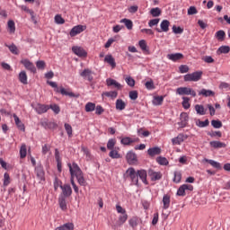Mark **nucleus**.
<instances>
[{
    "label": "nucleus",
    "instance_id": "1",
    "mask_svg": "<svg viewBox=\"0 0 230 230\" xmlns=\"http://www.w3.org/2000/svg\"><path fill=\"white\" fill-rule=\"evenodd\" d=\"M67 166L69 168L71 179H75V177L80 186H85L86 181L85 178H84V172H82V169H80L78 164L76 163H73L72 165L71 164H68Z\"/></svg>",
    "mask_w": 230,
    "mask_h": 230
},
{
    "label": "nucleus",
    "instance_id": "2",
    "mask_svg": "<svg viewBox=\"0 0 230 230\" xmlns=\"http://www.w3.org/2000/svg\"><path fill=\"white\" fill-rule=\"evenodd\" d=\"M48 85L53 87L56 93H60L63 96H69L70 98H79L80 94H76L73 92H66L64 87L58 88V84L56 82L47 81Z\"/></svg>",
    "mask_w": 230,
    "mask_h": 230
},
{
    "label": "nucleus",
    "instance_id": "3",
    "mask_svg": "<svg viewBox=\"0 0 230 230\" xmlns=\"http://www.w3.org/2000/svg\"><path fill=\"white\" fill-rule=\"evenodd\" d=\"M202 79V71H196L184 75V82H199Z\"/></svg>",
    "mask_w": 230,
    "mask_h": 230
},
{
    "label": "nucleus",
    "instance_id": "4",
    "mask_svg": "<svg viewBox=\"0 0 230 230\" xmlns=\"http://www.w3.org/2000/svg\"><path fill=\"white\" fill-rule=\"evenodd\" d=\"M126 173L128 174V177L131 179L133 184H136V186H137L139 182V176L137 172H136V169H134V167H130L126 171Z\"/></svg>",
    "mask_w": 230,
    "mask_h": 230
},
{
    "label": "nucleus",
    "instance_id": "5",
    "mask_svg": "<svg viewBox=\"0 0 230 230\" xmlns=\"http://www.w3.org/2000/svg\"><path fill=\"white\" fill-rule=\"evenodd\" d=\"M177 94H180V96H182L184 94L186 95H190L193 96V98H195V96H197V92H195V90L191 89V88H188V87H179L176 90Z\"/></svg>",
    "mask_w": 230,
    "mask_h": 230
},
{
    "label": "nucleus",
    "instance_id": "6",
    "mask_svg": "<svg viewBox=\"0 0 230 230\" xmlns=\"http://www.w3.org/2000/svg\"><path fill=\"white\" fill-rule=\"evenodd\" d=\"M62 192L59 195V197H63L65 199H67L68 197H71L73 195V189H71V185L65 184L61 186Z\"/></svg>",
    "mask_w": 230,
    "mask_h": 230
},
{
    "label": "nucleus",
    "instance_id": "7",
    "mask_svg": "<svg viewBox=\"0 0 230 230\" xmlns=\"http://www.w3.org/2000/svg\"><path fill=\"white\" fill-rule=\"evenodd\" d=\"M21 64L24 66L25 68L28 69V71H31V73H37V68L35 67V65L31 62L30 59H22L21 61Z\"/></svg>",
    "mask_w": 230,
    "mask_h": 230
},
{
    "label": "nucleus",
    "instance_id": "8",
    "mask_svg": "<svg viewBox=\"0 0 230 230\" xmlns=\"http://www.w3.org/2000/svg\"><path fill=\"white\" fill-rule=\"evenodd\" d=\"M85 26L84 25H76L72 28L69 32L70 37H76V35L82 33V31H85Z\"/></svg>",
    "mask_w": 230,
    "mask_h": 230
},
{
    "label": "nucleus",
    "instance_id": "9",
    "mask_svg": "<svg viewBox=\"0 0 230 230\" xmlns=\"http://www.w3.org/2000/svg\"><path fill=\"white\" fill-rule=\"evenodd\" d=\"M148 176L153 181H161V179H163V173H161V172H155L152 169L148 170Z\"/></svg>",
    "mask_w": 230,
    "mask_h": 230
},
{
    "label": "nucleus",
    "instance_id": "10",
    "mask_svg": "<svg viewBox=\"0 0 230 230\" xmlns=\"http://www.w3.org/2000/svg\"><path fill=\"white\" fill-rule=\"evenodd\" d=\"M126 159L128 164H137V155L136 153L129 151L127 155Z\"/></svg>",
    "mask_w": 230,
    "mask_h": 230
},
{
    "label": "nucleus",
    "instance_id": "11",
    "mask_svg": "<svg viewBox=\"0 0 230 230\" xmlns=\"http://www.w3.org/2000/svg\"><path fill=\"white\" fill-rule=\"evenodd\" d=\"M160 28H156L155 31L158 33H161L162 31H164L165 33L168 32L170 31V21L168 20H164L161 24H160Z\"/></svg>",
    "mask_w": 230,
    "mask_h": 230
},
{
    "label": "nucleus",
    "instance_id": "12",
    "mask_svg": "<svg viewBox=\"0 0 230 230\" xmlns=\"http://www.w3.org/2000/svg\"><path fill=\"white\" fill-rule=\"evenodd\" d=\"M180 119H181V122H179V125H180L181 128H184V127L188 126V121L190 119V116L188 115V113L182 112L180 115Z\"/></svg>",
    "mask_w": 230,
    "mask_h": 230
},
{
    "label": "nucleus",
    "instance_id": "13",
    "mask_svg": "<svg viewBox=\"0 0 230 230\" xmlns=\"http://www.w3.org/2000/svg\"><path fill=\"white\" fill-rule=\"evenodd\" d=\"M36 175L39 181H46L44 168L41 165H38L35 168Z\"/></svg>",
    "mask_w": 230,
    "mask_h": 230
},
{
    "label": "nucleus",
    "instance_id": "14",
    "mask_svg": "<svg viewBox=\"0 0 230 230\" xmlns=\"http://www.w3.org/2000/svg\"><path fill=\"white\" fill-rule=\"evenodd\" d=\"M35 111L38 114H44L45 112H48V111H49V105L39 103L36 105Z\"/></svg>",
    "mask_w": 230,
    "mask_h": 230
},
{
    "label": "nucleus",
    "instance_id": "15",
    "mask_svg": "<svg viewBox=\"0 0 230 230\" xmlns=\"http://www.w3.org/2000/svg\"><path fill=\"white\" fill-rule=\"evenodd\" d=\"M72 51L75 55H77V57H87V52L82 47H73Z\"/></svg>",
    "mask_w": 230,
    "mask_h": 230
},
{
    "label": "nucleus",
    "instance_id": "16",
    "mask_svg": "<svg viewBox=\"0 0 230 230\" xmlns=\"http://www.w3.org/2000/svg\"><path fill=\"white\" fill-rule=\"evenodd\" d=\"M80 76H82L83 78H87V80L89 82H93V71H91V69L86 68L84 69L81 74Z\"/></svg>",
    "mask_w": 230,
    "mask_h": 230
},
{
    "label": "nucleus",
    "instance_id": "17",
    "mask_svg": "<svg viewBox=\"0 0 230 230\" xmlns=\"http://www.w3.org/2000/svg\"><path fill=\"white\" fill-rule=\"evenodd\" d=\"M167 58L172 62H177V60H182V58H184V55H182V53L168 54Z\"/></svg>",
    "mask_w": 230,
    "mask_h": 230
},
{
    "label": "nucleus",
    "instance_id": "18",
    "mask_svg": "<svg viewBox=\"0 0 230 230\" xmlns=\"http://www.w3.org/2000/svg\"><path fill=\"white\" fill-rule=\"evenodd\" d=\"M106 84H107L108 87L113 86V87H115V89H118L119 91L121 89V84L112 78L107 79Z\"/></svg>",
    "mask_w": 230,
    "mask_h": 230
},
{
    "label": "nucleus",
    "instance_id": "19",
    "mask_svg": "<svg viewBox=\"0 0 230 230\" xmlns=\"http://www.w3.org/2000/svg\"><path fill=\"white\" fill-rule=\"evenodd\" d=\"M147 154L148 155H150L151 157H155V155H161V149L160 147H151L147 150Z\"/></svg>",
    "mask_w": 230,
    "mask_h": 230
},
{
    "label": "nucleus",
    "instance_id": "20",
    "mask_svg": "<svg viewBox=\"0 0 230 230\" xmlns=\"http://www.w3.org/2000/svg\"><path fill=\"white\" fill-rule=\"evenodd\" d=\"M203 163H208V164H211L213 168H216L217 170H222V165L220 164V163L215 162L214 160L204 158Z\"/></svg>",
    "mask_w": 230,
    "mask_h": 230
},
{
    "label": "nucleus",
    "instance_id": "21",
    "mask_svg": "<svg viewBox=\"0 0 230 230\" xmlns=\"http://www.w3.org/2000/svg\"><path fill=\"white\" fill-rule=\"evenodd\" d=\"M104 62H107V64H109L112 67V69H114V67H116V60L114 59L112 55L105 56Z\"/></svg>",
    "mask_w": 230,
    "mask_h": 230
},
{
    "label": "nucleus",
    "instance_id": "22",
    "mask_svg": "<svg viewBox=\"0 0 230 230\" xmlns=\"http://www.w3.org/2000/svg\"><path fill=\"white\" fill-rule=\"evenodd\" d=\"M199 96H205V98H208L209 96H215V92L211 91V90H207V89H201L199 92Z\"/></svg>",
    "mask_w": 230,
    "mask_h": 230
},
{
    "label": "nucleus",
    "instance_id": "23",
    "mask_svg": "<svg viewBox=\"0 0 230 230\" xmlns=\"http://www.w3.org/2000/svg\"><path fill=\"white\" fill-rule=\"evenodd\" d=\"M209 145L212 148H226V143L220 141H211Z\"/></svg>",
    "mask_w": 230,
    "mask_h": 230
},
{
    "label": "nucleus",
    "instance_id": "24",
    "mask_svg": "<svg viewBox=\"0 0 230 230\" xmlns=\"http://www.w3.org/2000/svg\"><path fill=\"white\" fill-rule=\"evenodd\" d=\"M13 119L15 121V125L17 126L19 130H22V132H24V130H25L24 124L21 121L19 117L17 115L13 114Z\"/></svg>",
    "mask_w": 230,
    "mask_h": 230
},
{
    "label": "nucleus",
    "instance_id": "25",
    "mask_svg": "<svg viewBox=\"0 0 230 230\" xmlns=\"http://www.w3.org/2000/svg\"><path fill=\"white\" fill-rule=\"evenodd\" d=\"M19 80L21 84H23V85H28V75H26L25 71H22L19 74Z\"/></svg>",
    "mask_w": 230,
    "mask_h": 230
},
{
    "label": "nucleus",
    "instance_id": "26",
    "mask_svg": "<svg viewBox=\"0 0 230 230\" xmlns=\"http://www.w3.org/2000/svg\"><path fill=\"white\" fill-rule=\"evenodd\" d=\"M138 177L139 179H141L142 182H144V184H148V181H146V171L145 170H138L137 172Z\"/></svg>",
    "mask_w": 230,
    "mask_h": 230
},
{
    "label": "nucleus",
    "instance_id": "27",
    "mask_svg": "<svg viewBox=\"0 0 230 230\" xmlns=\"http://www.w3.org/2000/svg\"><path fill=\"white\" fill-rule=\"evenodd\" d=\"M215 37L219 40V42H224V40H226V31L222 30L217 31L215 34Z\"/></svg>",
    "mask_w": 230,
    "mask_h": 230
},
{
    "label": "nucleus",
    "instance_id": "28",
    "mask_svg": "<svg viewBox=\"0 0 230 230\" xmlns=\"http://www.w3.org/2000/svg\"><path fill=\"white\" fill-rule=\"evenodd\" d=\"M4 46L5 48H8V49L11 51L13 55H19V49L15 44L13 43L11 45H8L5 43Z\"/></svg>",
    "mask_w": 230,
    "mask_h": 230
},
{
    "label": "nucleus",
    "instance_id": "29",
    "mask_svg": "<svg viewBox=\"0 0 230 230\" xmlns=\"http://www.w3.org/2000/svg\"><path fill=\"white\" fill-rule=\"evenodd\" d=\"M195 111H196L197 114H199V116H206V109H204V105L196 104Z\"/></svg>",
    "mask_w": 230,
    "mask_h": 230
},
{
    "label": "nucleus",
    "instance_id": "30",
    "mask_svg": "<svg viewBox=\"0 0 230 230\" xmlns=\"http://www.w3.org/2000/svg\"><path fill=\"white\" fill-rule=\"evenodd\" d=\"M58 203L59 208L62 209V211H66L67 209V203L66 202V198H63V196H59Z\"/></svg>",
    "mask_w": 230,
    "mask_h": 230
},
{
    "label": "nucleus",
    "instance_id": "31",
    "mask_svg": "<svg viewBox=\"0 0 230 230\" xmlns=\"http://www.w3.org/2000/svg\"><path fill=\"white\" fill-rule=\"evenodd\" d=\"M75 225L73 223H66L63 226L57 227L56 230H74Z\"/></svg>",
    "mask_w": 230,
    "mask_h": 230
},
{
    "label": "nucleus",
    "instance_id": "32",
    "mask_svg": "<svg viewBox=\"0 0 230 230\" xmlns=\"http://www.w3.org/2000/svg\"><path fill=\"white\" fill-rule=\"evenodd\" d=\"M125 107H127V103H125V102H123V100L118 99L116 101L117 111H125Z\"/></svg>",
    "mask_w": 230,
    "mask_h": 230
},
{
    "label": "nucleus",
    "instance_id": "33",
    "mask_svg": "<svg viewBox=\"0 0 230 230\" xmlns=\"http://www.w3.org/2000/svg\"><path fill=\"white\" fill-rule=\"evenodd\" d=\"M42 127H44V128L55 130V128H57V127H58V125H57V123H55V122H43Z\"/></svg>",
    "mask_w": 230,
    "mask_h": 230
},
{
    "label": "nucleus",
    "instance_id": "34",
    "mask_svg": "<svg viewBox=\"0 0 230 230\" xmlns=\"http://www.w3.org/2000/svg\"><path fill=\"white\" fill-rule=\"evenodd\" d=\"M197 127H199V128H204L205 127H209V119H206L204 121L200 119L196 120Z\"/></svg>",
    "mask_w": 230,
    "mask_h": 230
},
{
    "label": "nucleus",
    "instance_id": "35",
    "mask_svg": "<svg viewBox=\"0 0 230 230\" xmlns=\"http://www.w3.org/2000/svg\"><path fill=\"white\" fill-rule=\"evenodd\" d=\"M156 163H158V164H160L161 166H168L169 164L168 159L163 156H158L156 158Z\"/></svg>",
    "mask_w": 230,
    "mask_h": 230
},
{
    "label": "nucleus",
    "instance_id": "36",
    "mask_svg": "<svg viewBox=\"0 0 230 230\" xmlns=\"http://www.w3.org/2000/svg\"><path fill=\"white\" fill-rule=\"evenodd\" d=\"M96 109V104L94 102H87L84 107L86 112H93Z\"/></svg>",
    "mask_w": 230,
    "mask_h": 230
},
{
    "label": "nucleus",
    "instance_id": "37",
    "mask_svg": "<svg viewBox=\"0 0 230 230\" xmlns=\"http://www.w3.org/2000/svg\"><path fill=\"white\" fill-rule=\"evenodd\" d=\"M120 22H123L128 30H132L134 26L132 21L127 18L120 20Z\"/></svg>",
    "mask_w": 230,
    "mask_h": 230
},
{
    "label": "nucleus",
    "instance_id": "38",
    "mask_svg": "<svg viewBox=\"0 0 230 230\" xmlns=\"http://www.w3.org/2000/svg\"><path fill=\"white\" fill-rule=\"evenodd\" d=\"M28 154V149L26 148V144H22L20 148V157L24 159Z\"/></svg>",
    "mask_w": 230,
    "mask_h": 230
},
{
    "label": "nucleus",
    "instance_id": "39",
    "mask_svg": "<svg viewBox=\"0 0 230 230\" xmlns=\"http://www.w3.org/2000/svg\"><path fill=\"white\" fill-rule=\"evenodd\" d=\"M150 13L152 14V17H159L161 13H163V11H161V8L159 7L152 8Z\"/></svg>",
    "mask_w": 230,
    "mask_h": 230
},
{
    "label": "nucleus",
    "instance_id": "40",
    "mask_svg": "<svg viewBox=\"0 0 230 230\" xmlns=\"http://www.w3.org/2000/svg\"><path fill=\"white\" fill-rule=\"evenodd\" d=\"M163 102H164V96H155L153 100V105H163Z\"/></svg>",
    "mask_w": 230,
    "mask_h": 230
},
{
    "label": "nucleus",
    "instance_id": "41",
    "mask_svg": "<svg viewBox=\"0 0 230 230\" xmlns=\"http://www.w3.org/2000/svg\"><path fill=\"white\" fill-rule=\"evenodd\" d=\"M164 209H168L170 208V196L165 194L163 198Z\"/></svg>",
    "mask_w": 230,
    "mask_h": 230
},
{
    "label": "nucleus",
    "instance_id": "42",
    "mask_svg": "<svg viewBox=\"0 0 230 230\" xmlns=\"http://www.w3.org/2000/svg\"><path fill=\"white\" fill-rule=\"evenodd\" d=\"M102 96H107V98H118V92L111 91V92H103Z\"/></svg>",
    "mask_w": 230,
    "mask_h": 230
},
{
    "label": "nucleus",
    "instance_id": "43",
    "mask_svg": "<svg viewBox=\"0 0 230 230\" xmlns=\"http://www.w3.org/2000/svg\"><path fill=\"white\" fill-rule=\"evenodd\" d=\"M184 136L182 135H179L176 137L172 139V145H181V143H182V141H184Z\"/></svg>",
    "mask_w": 230,
    "mask_h": 230
},
{
    "label": "nucleus",
    "instance_id": "44",
    "mask_svg": "<svg viewBox=\"0 0 230 230\" xmlns=\"http://www.w3.org/2000/svg\"><path fill=\"white\" fill-rule=\"evenodd\" d=\"M9 33H15V22L13 20L8 21L7 22Z\"/></svg>",
    "mask_w": 230,
    "mask_h": 230
},
{
    "label": "nucleus",
    "instance_id": "45",
    "mask_svg": "<svg viewBox=\"0 0 230 230\" xmlns=\"http://www.w3.org/2000/svg\"><path fill=\"white\" fill-rule=\"evenodd\" d=\"M109 155L111 157V159H121V155L118 152L116 149H112Z\"/></svg>",
    "mask_w": 230,
    "mask_h": 230
},
{
    "label": "nucleus",
    "instance_id": "46",
    "mask_svg": "<svg viewBox=\"0 0 230 230\" xmlns=\"http://www.w3.org/2000/svg\"><path fill=\"white\" fill-rule=\"evenodd\" d=\"M182 179V174L181 173V172H174V178H173V182H175L176 184H179V182H181Z\"/></svg>",
    "mask_w": 230,
    "mask_h": 230
},
{
    "label": "nucleus",
    "instance_id": "47",
    "mask_svg": "<svg viewBox=\"0 0 230 230\" xmlns=\"http://www.w3.org/2000/svg\"><path fill=\"white\" fill-rule=\"evenodd\" d=\"M65 130L68 136V137H73V127L70 124L65 123Z\"/></svg>",
    "mask_w": 230,
    "mask_h": 230
},
{
    "label": "nucleus",
    "instance_id": "48",
    "mask_svg": "<svg viewBox=\"0 0 230 230\" xmlns=\"http://www.w3.org/2000/svg\"><path fill=\"white\" fill-rule=\"evenodd\" d=\"M211 125L214 128H222V121H220L219 119H213L211 120Z\"/></svg>",
    "mask_w": 230,
    "mask_h": 230
},
{
    "label": "nucleus",
    "instance_id": "49",
    "mask_svg": "<svg viewBox=\"0 0 230 230\" xmlns=\"http://www.w3.org/2000/svg\"><path fill=\"white\" fill-rule=\"evenodd\" d=\"M114 146H116V139L111 138L107 143V148H108V150L112 151V150H114Z\"/></svg>",
    "mask_w": 230,
    "mask_h": 230
},
{
    "label": "nucleus",
    "instance_id": "50",
    "mask_svg": "<svg viewBox=\"0 0 230 230\" xmlns=\"http://www.w3.org/2000/svg\"><path fill=\"white\" fill-rule=\"evenodd\" d=\"M138 46L142 49V51H148V46L146 45V40H141L138 42Z\"/></svg>",
    "mask_w": 230,
    "mask_h": 230
},
{
    "label": "nucleus",
    "instance_id": "51",
    "mask_svg": "<svg viewBox=\"0 0 230 230\" xmlns=\"http://www.w3.org/2000/svg\"><path fill=\"white\" fill-rule=\"evenodd\" d=\"M134 142H135V140L132 139V138H130V137H124V138H122V139L120 140V143H121L122 145H127V146L132 145V143H134Z\"/></svg>",
    "mask_w": 230,
    "mask_h": 230
},
{
    "label": "nucleus",
    "instance_id": "52",
    "mask_svg": "<svg viewBox=\"0 0 230 230\" xmlns=\"http://www.w3.org/2000/svg\"><path fill=\"white\" fill-rule=\"evenodd\" d=\"M36 67L37 69H40L41 71H43V69H46V62L44 60L37 61Z\"/></svg>",
    "mask_w": 230,
    "mask_h": 230
},
{
    "label": "nucleus",
    "instance_id": "53",
    "mask_svg": "<svg viewBox=\"0 0 230 230\" xmlns=\"http://www.w3.org/2000/svg\"><path fill=\"white\" fill-rule=\"evenodd\" d=\"M230 51V48L229 46H221L218 49H217V53H223V54H227Z\"/></svg>",
    "mask_w": 230,
    "mask_h": 230
},
{
    "label": "nucleus",
    "instance_id": "54",
    "mask_svg": "<svg viewBox=\"0 0 230 230\" xmlns=\"http://www.w3.org/2000/svg\"><path fill=\"white\" fill-rule=\"evenodd\" d=\"M182 103H181V105H182V107H183V109H190V98H188V97H182Z\"/></svg>",
    "mask_w": 230,
    "mask_h": 230
},
{
    "label": "nucleus",
    "instance_id": "55",
    "mask_svg": "<svg viewBox=\"0 0 230 230\" xmlns=\"http://www.w3.org/2000/svg\"><path fill=\"white\" fill-rule=\"evenodd\" d=\"M208 136L210 137H222V132L221 131H209L208 132Z\"/></svg>",
    "mask_w": 230,
    "mask_h": 230
},
{
    "label": "nucleus",
    "instance_id": "56",
    "mask_svg": "<svg viewBox=\"0 0 230 230\" xmlns=\"http://www.w3.org/2000/svg\"><path fill=\"white\" fill-rule=\"evenodd\" d=\"M128 222L130 227H132L133 229H136V227H137V217H133L131 219H129Z\"/></svg>",
    "mask_w": 230,
    "mask_h": 230
},
{
    "label": "nucleus",
    "instance_id": "57",
    "mask_svg": "<svg viewBox=\"0 0 230 230\" xmlns=\"http://www.w3.org/2000/svg\"><path fill=\"white\" fill-rule=\"evenodd\" d=\"M145 85L148 89V91H152L153 89H155V85L154 84V80L152 79L146 82Z\"/></svg>",
    "mask_w": 230,
    "mask_h": 230
},
{
    "label": "nucleus",
    "instance_id": "58",
    "mask_svg": "<svg viewBox=\"0 0 230 230\" xmlns=\"http://www.w3.org/2000/svg\"><path fill=\"white\" fill-rule=\"evenodd\" d=\"M178 197H184L186 196V189L184 188V185H181L178 190H177Z\"/></svg>",
    "mask_w": 230,
    "mask_h": 230
},
{
    "label": "nucleus",
    "instance_id": "59",
    "mask_svg": "<svg viewBox=\"0 0 230 230\" xmlns=\"http://www.w3.org/2000/svg\"><path fill=\"white\" fill-rule=\"evenodd\" d=\"M55 22H56V24H64L66 22V20H64V18H62V15L57 14L55 16Z\"/></svg>",
    "mask_w": 230,
    "mask_h": 230
},
{
    "label": "nucleus",
    "instance_id": "60",
    "mask_svg": "<svg viewBox=\"0 0 230 230\" xmlns=\"http://www.w3.org/2000/svg\"><path fill=\"white\" fill-rule=\"evenodd\" d=\"M128 218V215H127V213L120 216L119 217V226H123V224H125V222H127Z\"/></svg>",
    "mask_w": 230,
    "mask_h": 230
},
{
    "label": "nucleus",
    "instance_id": "61",
    "mask_svg": "<svg viewBox=\"0 0 230 230\" xmlns=\"http://www.w3.org/2000/svg\"><path fill=\"white\" fill-rule=\"evenodd\" d=\"M62 185V181H60L58 178H55L54 181V190L57 191L58 188H61Z\"/></svg>",
    "mask_w": 230,
    "mask_h": 230
},
{
    "label": "nucleus",
    "instance_id": "62",
    "mask_svg": "<svg viewBox=\"0 0 230 230\" xmlns=\"http://www.w3.org/2000/svg\"><path fill=\"white\" fill-rule=\"evenodd\" d=\"M49 109L55 112V114H58L60 112V107L58 104H50Z\"/></svg>",
    "mask_w": 230,
    "mask_h": 230
},
{
    "label": "nucleus",
    "instance_id": "63",
    "mask_svg": "<svg viewBox=\"0 0 230 230\" xmlns=\"http://www.w3.org/2000/svg\"><path fill=\"white\" fill-rule=\"evenodd\" d=\"M126 84H128L129 87H134V85H136V80H134V78L131 76H128L126 78Z\"/></svg>",
    "mask_w": 230,
    "mask_h": 230
},
{
    "label": "nucleus",
    "instance_id": "64",
    "mask_svg": "<svg viewBox=\"0 0 230 230\" xmlns=\"http://www.w3.org/2000/svg\"><path fill=\"white\" fill-rule=\"evenodd\" d=\"M172 31H173V33H175L176 35H180L181 33H182V32L184 31V29L173 25V26H172Z\"/></svg>",
    "mask_w": 230,
    "mask_h": 230
}]
</instances>
